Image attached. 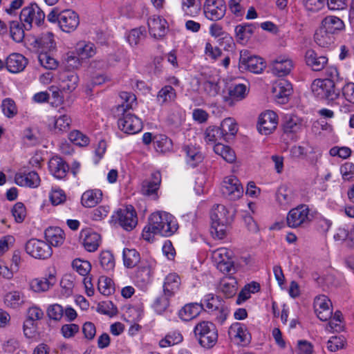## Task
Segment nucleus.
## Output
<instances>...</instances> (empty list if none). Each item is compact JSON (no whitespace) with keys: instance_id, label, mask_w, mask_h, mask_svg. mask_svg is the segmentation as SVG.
<instances>
[{"instance_id":"nucleus-1","label":"nucleus","mask_w":354,"mask_h":354,"mask_svg":"<svg viewBox=\"0 0 354 354\" xmlns=\"http://www.w3.org/2000/svg\"><path fill=\"white\" fill-rule=\"evenodd\" d=\"M178 228L175 218L166 212H158L151 214L148 225H146L142 233V238L150 242L153 239L155 234L162 236H170Z\"/></svg>"},{"instance_id":"nucleus-2","label":"nucleus","mask_w":354,"mask_h":354,"mask_svg":"<svg viewBox=\"0 0 354 354\" xmlns=\"http://www.w3.org/2000/svg\"><path fill=\"white\" fill-rule=\"evenodd\" d=\"M212 234L220 239H223L233 221V216L223 205H214L210 213Z\"/></svg>"},{"instance_id":"nucleus-3","label":"nucleus","mask_w":354,"mask_h":354,"mask_svg":"<svg viewBox=\"0 0 354 354\" xmlns=\"http://www.w3.org/2000/svg\"><path fill=\"white\" fill-rule=\"evenodd\" d=\"M194 334L200 345L205 348H213L218 341V330L210 322L198 323L194 328Z\"/></svg>"},{"instance_id":"nucleus-4","label":"nucleus","mask_w":354,"mask_h":354,"mask_svg":"<svg viewBox=\"0 0 354 354\" xmlns=\"http://www.w3.org/2000/svg\"><path fill=\"white\" fill-rule=\"evenodd\" d=\"M312 91L315 96L328 101H333L339 95L340 89L333 80H316L312 84Z\"/></svg>"},{"instance_id":"nucleus-5","label":"nucleus","mask_w":354,"mask_h":354,"mask_svg":"<svg viewBox=\"0 0 354 354\" xmlns=\"http://www.w3.org/2000/svg\"><path fill=\"white\" fill-rule=\"evenodd\" d=\"M19 19L24 28L29 30L32 27V23L39 26L44 22L45 14L37 3H33L21 10Z\"/></svg>"},{"instance_id":"nucleus-6","label":"nucleus","mask_w":354,"mask_h":354,"mask_svg":"<svg viewBox=\"0 0 354 354\" xmlns=\"http://www.w3.org/2000/svg\"><path fill=\"white\" fill-rule=\"evenodd\" d=\"M266 64L263 59L252 55L247 50H241L239 69L241 72L248 71L253 73H261L266 68Z\"/></svg>"},{"instance_id":"nucleus-7","label":"nucleus","mask_w":354,"mask_h":354,"mask_svg":"<svg viewBox=\"0 0 354 354\" xmlns=\"http://www.w3.org/2000/svg\"><path fill=\"white\" fill-rule=\"evenodd\" d=\"M113 218L127 231L132 230L138 223L137 214L131 205L118 209Z\"/></svg>"},{"instance_id":"nucleus-8","label":"nucleus","mask_w":354,"mask_h":354,"mask_svg":"<svg viewBox=\"0 0 354 354\" xmlns=\"http://www.w3.org/2000/svg\"><path fill=\"white\" fill-rule=\"evenodd\" d=\"M25 250L27 254L39 259H48L53 254V250L48 243L37 239L28 240L26 243Z\"/></svg>"},{"instance_id":"nucleus-9","label":"nucleus","mask_w":354,"mask_h":354,"mask_svg":"<svg viewBox=\"0 0 354 354\" xmlns=\"http://www.w3.org/2000/svg\"><path fill=\"white\" fill-rule=\"evenodd\" d=\"M122 117L118 119V125L119 129L128 134H135L140 132L142 129L141 120L129 111H120Z\"/></svg>"},{"instance_id":"nucleus-10","label":"nucleus","mask_w":354,"mask_h":354,"mask_svg":"<svg viewBox=\"0 0 354 354\" xmlns=\"http://www.w3.org/2000/svg\"><path fill=\"white\" fill-rule=\"evenodd\" d=\"M309 208L306 205H300L288 212L286 221L288 227L297 228L309 223Z\"/></svg>"},{"instance_id":"nucleus-11","label":"nucleus","mask_w":354,"mask_h":354,"mask_svg":"<svg viewBox=\"0 0 354 354\" xmlns=\"http://www.w3.org/2000/svg\"><path fill=\"white\" fill-rule=\"evenodd\" d=\"M221 192L229 200L236 201L242 196L243 187L236 176H230L224 178Z\"/></svg>"},{"instance_id":"nucleus-12","label":"nucleus","mask_w":354,"mask_h":354,"mask_svg":"<svg viewBox=\"0 0 354 354\" xmlns=\"http://www.w3.org/2000/svg\"><path fill=\"white\" fill-rule=\"evenodd\" d=\"M203 10L206 18L212 21H218L225 16L226 5L223 0H206Z\"/></svg>"},{"instance_id":"nucleus-13","label":"nucleus","mask_w":354,"mask_h":354,"mask_svg":"<svg viewBox=\"0 0 354 354\" xmlns=\"http://www.w3.org/2000/svg\"><path fill=\"white\" fill-rule=\"evenodd\" d=\"M277 114L268 110L259 115L257 128L260 133L269 135L277 128Z\"/></svg>"},{"instance_id":"nucleus-14","label":"nucleus","mask_w":354,"mask_h":354,"mask_svg":"<svg viewBox=\"0 0 354 354\" xmlns=\"http://www.w3.org/2000/svg\"><path fill=\"white\" fill-rule=\"evenodd\" d=\"M272 93L279 104H286L292 93V84L285 80H279L273 86Z\"/></svg>"},{"instance_id":"nucleus-15","label":"nucleus","mask_w":354,"mask_h":354,"mask_svg":"<svg viewBox=\"0 0 354 354\" xmlns=\"http://www.w3.org/2000/svg\"><path fill=\"white\" fill-rule=\"evenodd\" d=\"M249 88L244 84H232L229 86L228 95L223 96V100L230 106H233L235 102L243 100L246 97Z\"/></svg>"},{"instance_id":"nucleus-16","label":"nucleus","mask_w":354,"mask_h":354,"mask_svg":"<svg viewBox=\"0 0 354 354\" xmlns=\"http://www.w3.org/2000/svg\"><path fill=\"white\" fill-rule=\"evenodd\" d=\"M80 24L78 15L71 10H64L62 11L59 17V26L66 32L74 31Z\"/></svg>"},{"instance_id":"nucleus-17","label":"nucleus","mask_w":354,"mask_h":354,"mask_svg":"<svg viewBox=\"0 0 354 354\" xmlns=\"http://www.w3.org/2000/svg\"><path fill=\"white\" fill-rule=\"evenodd\" d=\"M306 65L314 71H320L328 64V59L325 55H319L313 49H308L304 55Z\"/></svg>"},{"instance_id":"nucleus-18","label":"nucleus","mask_w":354,"mask_h":354,"mask_svg":"<svg viewBox=\"0 0 354 354\" xmlns=\"http://www.w3.org/2000/svg\"><path fill=\"white\" fill-rule=\"evenodd\" d=\"M80 239H82V244L84 248L90 252L96 251L101 241L100 235L91 229L82 230Z\"/></svg>"},{"instance_id":"nucleus-19","label":"nucleus","mask_w":354,"mask_h":354,"mask_svg":"<svg viewBox=\"0 0 354 354\" xmlns=\"http://www.w3.org/2000/svg\"><path fill=\"white\" fill-rule=\"evenodd\" d=\"M48 169L54 177L57 179H62L66 177L68 172L69 166L63 158L55 156L50 159Z\"/></svg>"},{"instance_id":"nucleus-20","label":"nucleus","mask_w":354,"mask_h":354,"mask_svg":"<svg viewBox=\"0 0 354 354\" xmlns=\"http://www.w3.org/2000/svg\"><path fill=\"white\" fill-rule=\"evenodd\" d=\"M28 59L19 53L10 55L6 60V67L10 73H19L26 68Z\"/></svg>"},{"instance_id":"nucleus-21","label":"nucleus","mask_w":354,"mask_h":354,"mask_svg":"<svg viewBox=\"0 0 354 354\" xmlns=\"http://www.w3.org/2000/svg\"><path fill=\"white\" fill-rule=\"evenodd\" d=\"M217 268L223 273H230L234 270V262L230 259L227 249L220 248L215 252Z\"/></svg>"},{"instance_id":"nucleus-22","label":"nucleus","mask_w":354,"mask_h":354,"mask_svg":"<svg viewBox=\"0 0 354 354\" xmlns=\"http://www.w3.org/2000/svg\"><path fill=\"white\" fill-rule=\"evenodd\" d=\"M148 27L150 35L156 38L160 39L166 33L167 21L160 17H153L148 19Z\"/></svg>"},{"instance_id":"nucleus-23","label":"nucleus","mask_w":354,"mask_h":354,"mask_svg":"<svg viewBox=\"0 0 354 354\" xmlns=\"http://www.w3.org/2000/svg\"><path fill=\"white\" fill-rule=\"evenodd\" d=\"M204 310L203 303H189L185 304L178 312L179 317L183 321H190L197 317Z\"/></svg>"},{"instance_id":"nucleus-24","label":"nucleus","mask_w":354,"mask_h":354,"mask_svg":"<svg viewBox=\"0 0 354 354\" xmlns=\"http://www.w3.org/2000/svg\"><path fill=\"white\" fill-rule=\"evenodd\" d=\"M15 183L19 186H26L29 187H37L39 185L40 178L36 171H30L28 173H17L15 177Z\"/></svg>"},{"instance_id":"nucleus-25","label":"nucleus","mask_w":354,"mask_h":354,"mask_svg":"<svg viewBox=\"0 0 354 354\" xmlns=\"http://www.w3.org/2000/svg\"><path fill=\"white\" fill-rule=\"evenodd\" d=\"M46 240L53 246L58 247L63 244L65 240V233L59 227H49L44 232Z\"/></svg>"},{"instance_id":"nucleus-26","label":"nucleus","mask_w":354,"mask_h":354,"mask_svg":"<svg viewBox=\"0 0 354 354\" xmlns=\"http://www.w3.org/2000/svg\"><path fill=\"white\" fill-rule=\"evenodd\" d=\"M292 68V61L283 57H277L272 64V73L279 77H283L289 74Z\"/></svg>"},{"instance_id":"nucleus-27","label":"nucleus","mask_w":354,"mask_h":354,"mask_svg":"<svg viewBox=\"0 0 354 354\" xmlns=\"http://www.w3.org/2000/svg\"><path fill=\"white\" fill-rule=\"evenodd\" d=\"M180 285V279L176 273L169 274L165 279L163 283V293L165 295L174 297L178 290Z\"/></svg>"},{"instance_id":"nucleus-28","label":"nucleus","mask_w":354,"mask_h":354,"mask_svg":"<svg viewBox=\"0 0 354 354\" xmlns=\"http://www.w3.org/2000/svg\"><path fill=\"white\" fill-rule=\"evenodd\" d=\"M230 333H233L234 337L239 340V343L242 345H246L250 342V334L247 327L243 324L237 322L232 324L230 329Z\"/></svg>"},{"instance_id":"nucleus-29","label":"nucleus","mask_w":354,"mask_h":354,"mask_svg":"<svg viewBox=\"0 0 354 354\" xmlns=\"http://www.w3.org/2000/svg\"><path fill=\"white\" fill-rule=\"evenodd\" d=\"M256 29V26L253 24H242L236 26L235 34L237 41L244 44L252 37Z\"/></svg>"},{"instance_id":"nucleus-30","label":"nucleus","mask_w":354,"mask_h":354,"mask_svg":"<svg viewBox=\"0 0 354 354\" xmlns=\"http://www.w3.org/2000/svg\"><path fill=\"white\" fill-rule=\"evenodd\" d=\"M102 197V192L100 189H89L84 192L81 203L86 207H93L98 204Z\"/></svg>"},{"instance_id":"nucleus-31","label":"nucleus","mask_w":354,"mask_h":354,"mask_svg":"<svg viewBox=\"0 0 354 354\" xmlns=\"http://www.w3.org/2000/svg\"><path fill=\"white\" fill-rule=\"evenodd\" d=\"M35 42L41 49V51L43 52H51L52 50H55L56 46V43L54 40V35L50 32L42 33L35 39Z\"/></svg>"},{"instance_id":"nucleus-32","label":"nucleus","mask_w":354,"mask_h":354,"mask_svg":"<svg viewBox=\"0 0 354 354\" xmlns=\"http://www.w3.org/2000/svg\"><path fill=\"white\" fill-rule=\"evenodd\" d=\"M25 302L24 295L19 291H11L4 297L5 304L10 308L16 309L22 306Z\"/></svg>"},{"instance_id":"nucleus-33","label":"nucleus","mask_w":354,"mask_h":354,"mask_svg":"<svg viewBox=\"0 0 354 354\" xmlns=\"http://www.w3.org/2000/svg\"><path fill=\"white\" fill-rule=\"evenodd\" d=\"M301 119L294 115H286L282 124L285 133H295L301 129Z\"/></svg>"},{"instance_id":"nucleus-34","label":"nucleus","mask_w":354,"mask_h":354,"mask_svg":"<svg viewBox=\"0 0 354 354\" xmlns=\"http://www.w3.org/2000/svg\"><path fill=\"white\" fill-rule=\"evenodd\" d=\"M224 135V141L229 142L236 134L238 129L234 120L231 118L224 119L219 127Z\"/></svg>"},{"instance_id":"nucleus-35","label":"nucleus","mask_w":354,"mask_h":354,"mask_svg":"<svg viewBox=\"0 0 354 354\" xmlns=\"http://www.w3.org/2000/svg\"><path fill=\"white\" fill-rule=\"evenodd\" d=\"M55 281V277L53 274L48 278L35 279L30 282V288L35 292H44L53 286Z\"/></svg>"},{"instance_id":"nucleus-36","label":"nucleus","mask_w":354,"mask_h":354,"mask_svg":"<svg viewBox=\"0 0 354 354\" xmlns=\"http://www.w3.org/2000/svg\"><path fill=\"white\" fill-rule=\"evenodd\" d=\"M344 27L343 21L337 17L327 16L322 21V27L330 34L341 30Z\"/></svg>"},{"instance_id":"nucleus-37","label":"nucleus","mask_w":354,"mask_h":354,"mask_svg":"<svg viewBox=\"0 0 354 354\" xmlns=\"http://www.w3.org/2000/svg\"><path fill=\"white\" fill-rule=\"evenodd\" d=\"M221 292L227 298L234 296L237 291V281L234 277H225L221 282Z\"/></svg>"},{"instance_id":"nucleus-38","label":"nucleus","mask_w":354,"mask_h":354,"mask_svg":"<svg viewBox=\"0 0 354 354\" xmlns=\"http://www.w3.org/2000/svg\"><path fill=\"white\" fill-rule=\"evenodd\" d=\"M214 151L221 156L226 162L232 163L236 160L234 151L227 145L218 142L214 146Z\"/></svg>"},{"instance_id":"nucleus-39","label":"nucleus","mask_w":354,"mask_h":354,"mask_svg":"<svg viewBox=\"0 0 354 354\" xmlns=\"http://www.w3.org/2000/svg\"><path fill=\"white\" fill-rule=\"evenodd\" d=\"M176 93L175 89L170 85L162 87L157 95V99L161 104H169L175 101Z\"/></svg>"},{"instance_id":"nucleus-40","label":"nucleus","mask_w":354,"mask_h":354,"mask_svg":"<svg viewBox=\"0 0 354 354\" xmlns=\"http://www.w3.org/2000/svg\"><path fill=\"white\" fill-rule=\"evenodd\" d=\"M124 265L128 268L135 267L140 261V254L135 249L124 248L123 250Z\"/></svg>"},{"instance_id":"nucleus-41","label":"nucleus","mask_w":354,"mask_h":354,"mask_svg":"<svg viewBox=\"0 0 354 354\" xmlns=\"http://www.w3.org/2000/svg\"><path fill=\"white\" fill-rule=\"evenodd\" d=\"M205 140L207 143H215L224 140V135L219 127L209 126L205 131Z\"/></svg>"},{"instance_id":"nucleus-42","label":"nucleus","mask_w":354,"mask_h":354,"mask_svg":"<svg viewBox=\"0 0 354 354\" xmlns=\"http://www.w3.org/2000/svg\"><path fill=\"white\" fill-rule=\"evenodd\" d=\"M183 151L188 158L187 162L192 167H196L203 159V154L192 146L186 145L183 147Z\"/></svg>"},{"instance_id":"nucleus-43","label":"nucleus","mask_w":354,"mask_h":354,"mask_svg":"<svg viewBox=\"0 0 354 354\" xmlns=\"http://www.w3.org/2000/svg\"><path fill=\"white\" fill-rule=\"evenodd\" d=\"M26 30L23 23L18 21H12L10 24V34L12 39L16 42H21L24 38Z\"/></svg>"},{"instance_id":"nucleus-44","label":"nucleus","mask_w":354,"mask_h":354,"mask_svg":"<svg viewBox=\"0 0 354 354\" xmlns=\"http://www.w3.org/2000/svg\"><path fill=\"white\" fill-rule=\"evenodd\" d=\"M120 97L123 100V102L116 108L118 115L120 111H129V109H131L133 104L136 101V97L132 93L122 91L120 93Z\"/></svg>"},{"instance_id":"nucleus-45","label":"nucleus","mask_w":354,"mask_h":354,"mask_svg":"<svg viewBox=\"0 0 354 354\" xmlns=\"http://www.w3.org/2000/svg\"><path fill=\"white\" fill-rule=\"evenodd\" d=\"M332 34L328 32L326 30L320 28L314 35V39L316 44L321 47H328L333 43Z\"/></svg>"},{"instance_id":"nucleus-46","label":"nucleus","mask_w":354,"mask_h":354,"mask_svg":"<svg viewBox=\"0 0 354 354\" xmlns=\"http://www.w3.org/2000/svg\"><path fill=\"white\" fill-rule=\"evenodd\" d=\"M146 37V30L143 26L132 29L128 36L127 40L131 46H138Z\"/></svg>"},{"instance_id":"nucleus-47","label":"nucleus","mask_w":354,"mask_h":354,"mask_svg":"<svg viewBox=\"0 0 354 354\" xmlns=\"http://www.w3.org/2000/svg\"><path fill=\"white\" fill-rule=\"evenodd\" d=\"M79 81V77L75 73L66 74L62 80L61 87L63 91L71 93L74 91Z\"/></svg>"},{"instance_id":"nucleus-48","label":"nucleus","mask_w":354,"mask_h":354,"mask_svg":"<svg viewBox=\"0 0 354 354\" xmlns=\"http://www.w3.org/2000/svg\"><path fill=\"white\" fill-rule=\"evenodd\" d=\"M276 198L281 205H288L292 201V191L286 185H281L277 191Z\"/></svg>"},{"instance_id":"nucleus-49","label":"nucleus","mask_w":354,"mask_h":354,"mask_svg":"<svg viewBox=\"0 0 354 354\" xmlns=\"http://www.w3.org/2000/svg\"><path fill=\"white\" fill-rule=\"evenodd\" d=\"M154 147L158 152L165 153L172 148V141L168 137L160 135L155 138Z\"/></svg>"},{"instance_id":"nucleus-50","label":"nucleus","mask_w":354,"mask_h":354,"mask_svg":"<svg viewBox=\"0 0 354 354\" xmlns=\"http://www.w3.org/2000/svg\"><path fill=\"white\" fill-rule=\"evenodd\" d=\"M100 263L106 271L113 270L115 267V259L113 254L108 250L102 251L100 254Z\"/></svg>"},{"instance_id":"nucleus-51","label":"nucleus","mask_w":354,"mask_h":354,"mask_svg":"<svg viewBox=\"0 0 354 354\" xmlns=\"http://www.w3.org/2000/svg\"><path fill=\"white\" fill-rule=\"evenodd\" d=\"M49 51H41L38 56V59L40 64L46 69L54 70L57 66L58 63L55 59L52 57Z\"/></svg>"},{"instance_id":"nucleus-52","label":"nucleus","mask_w":354,"mask_h":354,"mask_svg":"<svg viewBox=\"0 0 354 354\" xmlns=\"http://www.w3.org/2000/svg\"><path fill=\"white\" fill-rule=\"evenodd\" d=\"M183 341L182 335L178 331H173L168 333L165 337L159 342L160 347H167L174 346Z\"/></svg>"},{"instance_id":"nucleus-53","label":"nucleus","mask_w":354,"mask_h":354,"mask_svg":"<svg viewBox=\"0 0 354 354\" xmlns=\"http://www.w3.org/2000/svg\"><path fill=\"white\" fill-rule=\"evenodd\" d=\"M97 288L104 295H110L114 291L112 280L106 277H100L98 279Z\"/></svg>"},{"instance_id":"nucleus-54","label":"nucleus","mask_w":354,"mask_h":354,"mask_svg":"<svg viewBox=\"0 0 354 354\" xmlns=\"http://www.w3.org/2000/svg\"><path fill=\"white\" fill-rule=\"evenodd\" d=\"M203 301L206 307V309L204 308V310L209 313L216 311L223 304L218 297H215L213 295H206Z\"/></svg>"},{"instance_id":"nucleus-55","label":"nucleus","mask_w":354,"mask_h":354,"mask_svg":"<svg viewBox=\"0 0 354 354\" xmlns=\"http://www.w3.org/2000/svg\"><path fill=\"white\" fill-rule=\"evenodd\" d=\"M72 266L82 276H86L91 270V265L89 261L80 259L73 260Z\"/></svg>"},{"instance_id":"nucleus-56","label":"nucleus","mask_w":354,"mask_h":354,"mask_svg":"<svg viewBox=\"0 0 354 354\" xmlns=\"http://www.w3.org/2000/svg\"><path fill=\"white\" fill-rule=\"evenodd\" d=\"M1 109L4 115L9 118H13L17 113L15 102L10 98H6L3 100Z\"/></svg>"},{"instance_id":"nucleus-57","label":"nucleus","mask_w":354,"mask_h":354,"mask_svg":"<svg viewBox=\"0 0 354 354\" xmlns=\"http://www.w3.org/2000/svg\"><path fill=\"white\" fill-rule=\"evenodd\" d=\"M171 297V296L165 295L163 293L162 295L156 299L153 307L157 313L162 314L167 310L169 306V299Z\"/></svg>"},{"instance_id":"nucleus-58","label":"nucleus","mask_w":354,"mask_h":354,"mask_svg":"<svg viewBox=\"0 0 354 354\" xmlns=\"http://www.w3.org/2000/svg\"><path fill=\"white\" fill-rule=\"evenodd\" d=\"M68 138L74 145L81 147L86 146L89 143V138L77 130L71 131Z\"/></svg>"},{"instance_id":"nucleus-59","label":"nucleus","mask_w":354,"mask_h":354,"mask_svg":"<svg viewBox=\"0 0 354 354\" xmlns=\"http://www.w3.org/2000/svg\"><path fill=\"white\" fill-rule=\"evenodd\" d=\"M77 51L78 55L82 57V59L89 58L95 54V45L91 43L84 45L79 44Z\"/></svg>"},{"instance_id":"nucleus-60","label":"nucleus","mask_w":354,"mask_h":354,"mask_svg":"<svg viewBox=\"0 0 354 354\" xmlns=\"http://www.w3.org/2000/svg\"><path fill=\"white\" fill-rule=\"evenodd\" d=\"M55 128L59 131H66L69 129L71 123V118L67 115H61L55 117Z\"/></svg>"},{"instance_id":"nucleus-61","label":"nucleus","mask_w":354,"mask_h":354,"mask_svg":"<svg viewBox=\"0 0 354 354\" xmlns=\"http://www.w3.org/2000/svg\"><path fill=\"white\" fill-rule=\"evenodd\" d=\"M47 315L50 319L59 321L64 315L63 307L57 304H55L48 306L47 309Z\"/></svg>"},{"instance_id":"nucleus-62","label":"nucleus","mask_w":354,"mask_h":354,"mask_svg":"<svg viewBox=\"0 0 354 354\" xmlns=\"http://www.w3.org/2000/svg\"><path fill=\"white\" fill-rule=\"evenodd\" d=\"M330 300L325 295H319L315 299L314 308L315 311L330 309Z\"/></svg>"},{"instance_id":"nucleus-63","label":"nucleus","mask_w":354,"mask_h":354,"mask_svg":"<svg viewBox=\"0 0 354 354\" xmlns=\"http://www.w3.org/2000/svg\"><path fill=\"white\" fill-rule=\"evenodd\" d=\"M12 214L17 223H21L26 217V207L24 203H17L12 209Z\"/></svg>"},{"instance_id":"nucleus-64","label":"nucleus","mask_w":354,"mask_h":354,"mask_svg":"<svg viewBox=\"0 0 354 354\" xmlns=\"http://www.w3.org/2000/svg\"><path fill=\"white\" fill-rule=\"evenodd\" d=\"M64 60L66 62V68L68 71L77 69L81 66L80 59L74 53H67Z\"/></svg>"}]
</instances>
